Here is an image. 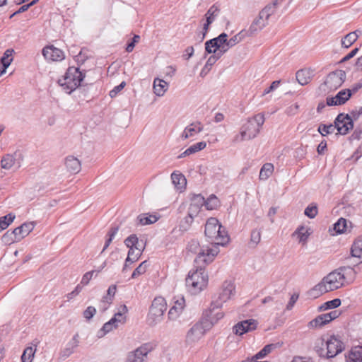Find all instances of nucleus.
Returning a JSON list of instances; mask_svg holds the SVG:
<instances>
[{
    "label": "nucleus",
    "instance_id": "obj_1",
    "mask_svg": "<svg viewBox=\"0 0 362 362\" xmlns=\"http://www.w3.org/2000/svg\"><path fill=\"white\" fill-rule=\"evenodd\" d=\"M356 272L351 267H341L330 272L325 276V281L328 284L329 290L334 291L350 284L355 277Z\"/></svg>",
    "mask_w": 362,
    "mask_h": 362
},
{
    "label": "nucleus",
    "instance_id": "obj_2",
    "mask_svg": "<svg viewBox=\"0 0 362 362\" xmlns=\"http://www.w3.org/2000/svg\"><path fill=\"white\" fill-rule=\"evenodd\" d=\"M205 235L209 242L216 240V244L224 246L229 241L228 232L226 230L216 218H209L205 225Z\"/></svg>",
    "mask_w": 362,
    "mask_h": 362
},
{
    "label": "nucleus",
    "instance_id": "obj_3",
    "mask_svg": "<svg viewBox=\"0 0 362 362\" xmlns=\"http://www.w3.org/2000/svg\"><path fill=\"white\" fill-rule=\"evenodd\" d=\"M205 264L198 265L195 270L189 271L185 279L186 286L195 294L203 290L208 284V275L204 269Z\"/></svg>",
    "mask_w": 362,
    "mask_h": 362
},
{
    "label": "nucleus",
    "instance_id": "obj_4",
    "mask_svg": "<svg viewBox=\"0 0 362 362\" xmlns=\"http://www.w3.org/2000/svg\"><path fill=\"white\" fill-rule=\"evenodd\" d=\"M327 353L324 354V349L322 346L324 345V339H320L317 341L315 346V350L320 357L326 356L327 358H334L344 349V343L337 337L332 335L327 340L326 343Z\"/></svg>",
    "mask_w": 362,
    "mask_h": 362
},
{
    "label": "nucleus",
    "instance_id": "obj_5",
    "mask_svg": "<svg viewBox=\"0 0 362 362\" xmlns=\"http://www.w3.org/2000/svg\"><path fill=\"white\" fill-rule=\"evenodd\" d=\"M167 309L165 300L163 297H156L153 300L147 317V322L151 326H154L160 322L163 314Z\"/></svg>",
    "mask_w": 362,
    "mask_h": 362
},
{
    "label": "nucleus",
    "instance_id": "obj_6",
    "mask_svg": "<svg viewBox=\"0 0 362 362\" xmlns=\"http://www.w3.org/2000/svg\"><path fill=\"white\" fill-rule=\"evenodd\" d=\"M346 72L343 70H336L330 72L323 84L321 85V88L325 91L335 90L339 88L345 81Z\"/></svg>",
    "mask_w": 362,
    "mask_h": 362
},
{
    "label": "nucleus",
    "instance_id": "obj_7",
    "mask_svg": "<svg viewBox=\"0 0 362 362\" xmlns=\"http://www.w3.org/2000/svg\"><path fill=\"white\" fill-rule=\"evenodd\" d=\"M211 328V322L203 323L202 321L196 323L188 331L186 340L188 343H194L200 339L205 332Z\"/></svg>",
    "mask_w": 362,
    "mask_h": 362
},
{
    "label": "nucleus",
    "instance_id": "obj_8",
    "mask_svg": "<svg viewBox=\"0 0 362 362\" xmlns=\"http://www.w3.org/2000/svg\"><path fill=\"white\" fill-rule=\"evenodd\" d=\"M334 126L341 135H346L349 131L354 127V122L351 117L348 114L340 113L335 118Z\"/></svg>",
    "mask_w": 362,
    "mask_h": 362
},
{
    "label": "nucleus",
    "instance_id": "obj_9",
    "mask_svg": "<svg viewBox=\"0 0 362 362\" xmlns=\"http://www.w3.org/2000/svg\"><path fill=\"white\" fill-rule=\"evenodd\" d=\"M234 290L235 287L231 282L225 281L222 285L218 296L212 300L213 305L215 306H222L223 303L230 298V296L233 294Z\"/></svg>",
    "mask_w": 362,
    "mask_h": 362
},
{
    "label": "nucleus",
    "instance_id": "obj_10",
    "mask_svg": "<svg viewBox=\"0 0 362 362\" xmlns=\"http://www.w3.org/2000/svg\"><path fill=\"white\" fill-rule=\"evenodd\" d=\"M150 351L149 345L144 344L134 351L129 352L126 362H146Z\"/></svg>",
    "mask_w": 362,
    "mask_h": 362
},
{
    "label": "nucleus",
    "instance_id": "obj_11",
    "mask_svg": "<svg viewBox=\"0 0 362 362\" xmlns=\"http://www.w3.org/2000/svg\"><path fill=\"white\" fill-rule=\"evenodd\" d=\"M221 306H215L213 305V301L211 303L209 309L206 310L203 313V317L201 321L205 322H211V327L216 324L219 320L222 319L224 316L223 312L217 311Z\"/></svg>",
    "mask_w": 362,
    "mask_h": 362
},
{
    "label": "nucleus",
    "instance_id": "obj_12",
    "mask_svg": "<svg viewBox=\"0 0 362 362\" xmlns=\"http://www.w3.org/2000/svg\"><path fill=\"white\" fill-rule=\"evenodd\" d=\"M216 240L211 242L214 245L211 248H204V252H201L199 257H197L194 259V262L197 264L203 263V264H207L211 262L215 256H216L219 252L218 246L216 244Z\"/></svg>",
    "mask_w": 362,
    "mask_h": 362
},
{
    "label": "nucleus",
    "instance_id": "obj_13",
    "mask_svg": "<svg viewBox=\"0 0 362 362\" xmlns=\"http://www.w3.org/2000/svg\"><path fill=\"white\" fill-rule=\"evenodd\" d=\"M21 153L15 152L13 154H6L1 158V168L15 170L20 168Z\"/></svg>",
    "mask_w": 362,
    "mask_h": 362
},
{
    "label": "nucleus",
    "instance_id": "obj_14",
    "mask_svg": "<svg viewBox=\"0 0 362 362\" xmlns=\"http://www.w3.org/2000/svg\"><path fill=\"white\" fill-rule=\"evenodd\" d=\"M257 321L254 319H249L238 322L233 326V330L235 334L240 336L256 329Z\"/></svg>",
    "mask_w": 362,
    "mask_h": 362
},
{
    "label": "nucleus",
    "instance_id": "obj_15",
    "mask_svg": "<svg viewBox=\"0 0 362 362\" xmlns=\"http://www.w3.org/2000/svg\"><path fill=\"white\" fill-rule=\"evenodd\" d=\"M268 24V21L259 14L255 18L250 25L249 28L246 30V35L247 36L256 35Z\"/></svg>",
    "mask_w": 362,
    "mask_h": 362
},
{
    "label": "nucleus",
    "instance_id": "obj_16",
    "mask_svg": "<svg viewBox=\"0 0 362 362\" xmlns=\"http://www.w3.org/2000/svg\"><path fill=\"white\" fill-rule=\"evenodd\" d=\"M42 54L45 59L52 61H62L65 57L64 52L60 49L54 47L53 45L44 47L42 49Z\"/></svg>",
    "mask_w": 362,
    "mask_h": 362
},
{
    "label": "nucleus",
    "instance_id": "obj_17",
    "mask_svg": "<svg viewBox=\"0 0 362 362\" xmlns=\"http://www.w3.org/2000/svg\"><path fill=\"white\" fill-rule=\"evenodd\" d=\"M79 335L78 333L75 334L72 339L67 343L66 347L60 352V358L63 360L70 356L78 347L79 341Z\"/></svg>",
    "mask_w": 362,
    "mask_h": 362
},
{
    "label": "nucleus",
    "instance_id": "obj_18",
    "mask_svg": "<svg viewBox=\"0 0 362 362\" xmlns=\"http://www.w3.org/2000/svg\"><path fill=\"white\" fill-rule=\"evenodd\" d=\"M64 165L66 170L71 174L79 173L81 168L80 160L73 156H69L65 158Z\"/></svg>",
    "mask_w": 362,
    "mask_h": 362
},
{
    "label": "nucleus",
    "instance_id": "obj_19",
    "mask_svg": "<svg viewBox=\"0 0 362 362\" xmlns=\"http://www.w3.org/2000/svg\"><path fill=\"white\" fill-rule=\"evenodd\" d=\"M203 129L204 127L199 122L192 123L185 128L181 137L182 139H187L189 137L193 136L194 134L202 132Z\"/></svg>",
    "mask_w": 362,
    "mask_h": 362
},
{
    "label": "nucleus",
    "instance_id": "obj_20",
    "mask_svg": "<svg viewBox=\"0 0 362 362\" xmlns=\"http://www.w3.org/2000/svg\"><path fill=\"white\" fill-rule=\"evenodd\" d=\"M185 298L183 297L180 298L175 301V305L170 309L168 312V318L170 320H175L182 313L185 307Z\"/></svg>",
    "mask_w": 362,
    "mask_h": 362
},
{
    "label": "nucleus",
    "instance_id": "obj_21",
    "mask_svg": "<svg viewBox=\"0 0 362 362\" xmlns=\"http://www.w3.org/2000/svg\"><path fill=\"white\" fill-rule=\"evenodd\" d=\"M144 250V247L129 249L127 257L125 259V263L122 269L123 272L127 268V262L134 263L136 262L141 257Z\"/></svg>",
    "mask_w": 362,
    "mask_h": 362
},
{
    "label": "nucleus",
    "instance_id": "obj_22",
    "mask_svg": "<svg viewBox=\"0 0 362 362\" xmlns=\"http://www.w3.org/2000/svg\"><path fill=\"white\" fill-rule=\"evenodd\" d=\"M241 130L245 132L246 136L249 140L256 137L260 131L257 124L249 119L243 124Z\"/></svg>",
    "mask_w": 362,
    "mask_h": 362
},
{
    "label": "nucleus",
    "instance_id": "obj_23",
    "mask_svg": "<svg viewBox=\"0 0 362 362\" xmlns=\"http://www.w3.org/2000/svg\"><path fill=\"white\" fill-rule=\"evenodd\" d=\"M66 75H69L71 80L76 82L77 86L82 85V82L85 77V73L80 71L78 67L71 66L66 71Z\"/></svg>",
    "mask_w": 362,
    "mask_h": 362
},
{
    "label": "nucleus",
    "instance_id": "obj_24",
    "mask_svg": "<svg viewBox=\"0 0 362 362\" xmlns=\"http://www.w3.org/2000/svg\"><path fill=\"white\" fill-rule=\"evenodd\" d=\"M71 79V76L69 75H66V73L64 77L58 81L59 86L63 87L64 90L68 93H71L78 88L76 82H74Z\"/></svg>",
    "mask_w": 362,
    "mask_h": 362
},
{
    "label": "nucleus",
    "instance_id": "obj_25",
    "mask_svg": "<svg viewBox=\"0 0 362 362\" xmlns=\"http://www.w3.org/2000/svg\"><path fill=\"white\" fill-rule=\"evenodd\" d=\"M346 357V362H362V345L353 346Z\"/></svg>",
    "mask_w": 362,
    "mask_h": 362
},
{
    "label": "nucleus",
    "instance_id": "obj_26",
    "mask_svg": "<svg viewBox=\"0 0 362 362\" xmlns=\"http://www.w3.org/2000/svg\"><path fill=\"white\" fill-rule=\"evenodd\" d=\"M14 50L13 49H6L1 57V76L6 72L7 68L10 66L13 60V54Z\"/></svg>",
    "mask_w": 362,
    "mask_h": 362
},
{
    "label": "nucleus",
    "instance_id": "obj_27",
    "mask_svg": "<svg viewBox=\"0 0 362 362\" xmlns=\"http://www.w3.org/2000/svg\"><path fill=\"white\" fill-rule=\"evenodd\" d=\"M168 87V83L164 80L156 78L153 81L154 93L158 96H163Z\"/></svg>",
    "mask_w": 362,
    "mask_h": 362
},
{
    "label": "nucleus",
    "instance_id": "obj_28",
    "mask_svg": "<svg viewBox=\"0 0 362 362\" xmlns=\"http://www.w3.org/2000/svg\"><path fill=\"white\" fill-rule=\"evenodd\" d=\"M351 254L354 257L362 259V235L358 236L352 244Z\"/></svg>",
    "mask_w": 362,
    "mask_h": 362
},
{
    "label": "nucleus",
    "instance_id": "obj_29",
    "mask_svg": "<svg viewBox=\"0 0 362 362\" xmlns=\"http://www.w3.org/2000/svg\"><path fill=\"white\" fill-rule=\"evenodd\" d=\"M357 32L360 33H362L361 30H356L354 32H351L348 33L344 38L341 39V46L345 48H349L351 47L358 39V35H357Z\"/></svg>",
    "mask_w": 362,
    "mask_h": 362
},
{
    "label": "nucleus",
    "instance_id": "obj_30",
    "mask_svg": "<svg viewBox=\"0 0 362 362\" xmlns=\"http://www.w3.org/2000/svg\"><path fill=\"white\" fill-rule=\"evenodd\" d=\"M296 77L298 82L304 86L310 81V72L307 69H300L296 72Z\"/></svg>",
    "mask_w": 362,
    "mask_h": 362
},
{
    "label": "nucleus",
    "instance_id": "obj_31",
    "mask_svg": "<svg viewBox=\"0 0 362 362\" xmlns=\"http://www.w3.org/2000/svg\"><path fill=\"white\" fill-rule=\"evenodd\" d=\"M171 179L173 185L177 189L183 188L187 183L185 176L181 173H173L171 174Z\"/></svg>",
    "mask_w": 362,
    "mask_h": 362
},
{
    "label": "nucleus",
    "instance_id": "obj_32",
    "mask_svg": "<svg viewBox=\"0 0 362 362\" xmlns=\"http://www.w3.org/2000/svg\"><path fill=\"white\" fill-rule=\"evenodd\" d=\"M351 97V93L349 92V89H342L334 96V99L339 105H341L348 101Z\"/></svg>",
    "mask_w": 362,
    "mask_h": 362
},
{
    "label": "nucleus",
    "instance_id": "obj_33",
    "mask_svg": "<svg viewBox=\"0 0 362 362\" xmlns=\"http://www.w3.org/2000/svg\"><path fill=\"white\" fill-rule=\"evenodd\" d=\"M246 36H247L246 35V30H242L239 33L234 35L229 40L227 39L226 46L228 47H232L240 42Z\"/></svg>",
    "mask_w": 362,
    "mask_h": 362
},
{
    "label": "nucleus",
    "instance_id": "obj_34",
    "mask_svg": "<svg viewBox=\"0 0 362 362\" xmlns=\"http://www.w3.org/2000/svg\"><path fill=\"white\" fill-rule=\"evenodd\" d=\"M124 245L129 248H137L142 247L139 242V238L136 234H132L124 241Z\"/></svg>",
    "mask_w": 362,
    "mask_h": 362
},
{
    "label": "nucleus",
    "instance_id": "obj_35",
    "mask_svg": "<svg viewBox=\"0 0 362 362\" xmlns=\"http://www.w3.org/2000/svg\"><path fill=\"white\" fill-rule=\"evenodd\" d=\"M187 250L192 253L197 254L199 257L201 252H204V247H201L199 243L197 240H192L187 245Z\"/></svg>",
    "mask_w": 362,
    "mask_h": 362
},
{
    "label": "nucleus",
    "instance_id": "obj_36",
    "mask_svg": "<svg viewBox=\"0 0 362 362\" xmlns=\"http://www.w3.org/2000/svg\"><path fill=\"white\" fill-rule=\"evenodd\" d=\"M327 322L325 320L324 314L320 315L315 319L309 322L308 327L310 328H320L327 325Z\"/></svg>",
    "mask_w": 362,
    "mask_h": 362
},
{
    "label": "nucleus",
    "instance_id": "obj_37",
    "mask_svg": "<svg viewBox=\"0 0 362 362\" xmlns=\"http://www.w3.org/2000/svg\"><path fill=\"white\" fill-rule=\"evenodd\" d=\"M274 166L272 163H265L260 170L259 179L267 180L272 173Z\"/></svg>",
    "mask_w": 362,
    "mask_h": 362
},
{
    "label": "nucleus",
    "instance_id": "obj_38",
    "mask_svg": "<svg viewBox=\"0 0 362 362\" xmlns=\"http://www.w3.org/2000/svg\"><path fill=\"white\" fill-rule=\"evenodd\" d=\"M347 221L344 218H340L333 226V229L338 234H341L346 231Z\"/></svg>",
    "mask_w": 362,
    "mask_h": 362
},
{
    "label": "nucleus",
    "instance_id": "obj_39",
    "mask_svg": "<svg viewBox=\"0 0 362 362\" xmlns=\"http://www.w3.org/2000/svg\"><path fill=\"white\" fill-rule=\"evenodd\" d=\"M217 60L218 57H214V55L210 56L208 60L206 61L204 66L202 68L200 72V76L202 77L205 76L210 71L211 66L217 62Z\"/></svg>",
    "mask_w": 362,
    "mask_h": 362
},
{
    "label": "nucleus",
    "instance_id": "obj_40",
    "mask_svg": "<svg viewBox=\"0 0 362 362\" xmlns=\"http://www.w3.org/2000/svg\"><path fill=\"white\" fill-rule=\"evenodd\" d=\"M137 220L141 225L145 226L156 222L158 218L154 215L146 216V214H141L137 217Z\"/></svg>",
    "mask_w": 362,
    "mask_h": 362
},
{
    "label": "nucleus",
    "instance_id": "obj_41",
    "mask_svg": "<svg viewBox=\"0 0 362 362\" xmlns=\"http://www.w3.org/2000/svg\"><path fill=\"white\" fill-rule=\"evenodd\" d=\"M36 351V349L33 348L32 346L27 347L22 356L21 361L22 362H32L35 356V353Z\"/></svg>",
    "mask_w": 362,
    "mask_h": 362
},
{
    "label": "nucleus",
    "instance_id": "obj_42",
    "mask_svg": "<svg viewBox=\"0 0 362 362\" xmlns=\"http://www.w3.org/2000/svg\"><path fill=\"white\" fill-rule=\"evenodd\" d=\"M335 129L336 127H334V124H321L319 125L317 131L322 136H325L328 134L334 133Z\"/></svg>",
    "mask_w": 362,
    "mask_h": 362
},
{
    "label": "nucleus",
    "instance_id": "obj_43",
    "mask_svg": "<svg viewBox=\"0 0 362 362\" xmlns=\"http://www.w3.org/2000/svg\"><path fill=\"white\" fill-rule=\"evenodd\" d=\"M214 40L211 39L205 42V52L207 54H216L219 48H221L219 44L216 42H214Z\"/></svg>",
    "mask_w": 362,
    "mask_h": 362
},
{
    "label": "nucleus",
    "instance_id": "obj_44",
    "mask_svg": "<svg viewBox=\"0 0 362 362\" xmlns=\"http://www.w3.org/2000/svg\"><path fill=\"white\" fill-rule=\"evenodd\" d=\"M276 347V344H267L262 349H261L258 353H257L254 356V358H255L256 359H259V358H264L267 354L271 353V351Z\"/></svg>",
    "mask_w": 362,
    "mask_h": 362
},
{
    "label": "nucleus",
    "instance_id": "obj_45",
    "mask_svg": "<svg viewBox=\"0 0 362 362\" xmlns=\"http://www.w3.org/2000/svg\"><path fill=\"white\" fill-rule=\"evenodd\" d=\"M118 230L119 226H114L110 229L107 233L108 238L105 241L102 252H104L109 247L112 240L114 239L115 236L117 235Z\"/></svg>",
    "mask_w": 362,
    "mask_h": 362
},
{
    "label": "nucleus",
    "instance_id": "obj_46",
    "mask_svg": "<svg viewBox=\"0 0 362 362\" xmlns=\"http://www.w3.org/2000/svg\"><path fill=\"white\" fill-rule=\"evenodd\" d=\"M194 221V218L191 216H185L179 224V230L182 232H186L189 228Z\"/></svg>",
    "mask_w": 362,
    "mask_h": 362
},
{
    "label": "nucleus",
    "instance_id": "obj_47",
    "mask_svg": "<svg viewBox=\"0 0 362 362\" xmlns=\"http://www.w3.org/2000/svg\"><path fill=\"white\" fill-rule=\"evenodd\" d=\"M148 267V262L146 260L142 262L133 272L132 278L135 279L137 276L144 274L146 272V269Z\"/></svg>",
    "mask_w": 362,
    "mask_h": 362
},
{
    "label": "nucleus",
    "instance_id": "obj_48",
    "mask_svg": "<svg viewBox=\"0 0 362 362\" xmlns=\"http://www.w3.org/2000/svg\"><path fill=\"white\" fill-rule=\"evenodd\" d=\"M261 240V231L257 229L252 230L250 235V247H255L260 242Z\"/></svg>",
    "mask_w": 362,
    "mask_h": 362
},
{
    "label": "nucleus",
    "instance_id": "obj_49",
    "mask_svg": "<svg viewBox=\"0 0 362 362\" xmlns=\"http://www.w3.org/2000/svg\"><path fill=\"white\" fill-rule=\"evenodd\" d=\"M16 215L13 213H9L4 216H1V230L6 229L14 221Z\"/></svg>",
    "mask_w": 362,
    "mask_h": 362
},
{
    "label": "nucleus",
    "instance_id": "obj_50",
    "mask_svg": "<svg viewBox=\"0 0 362 362\" xmlns=\"http://www.w3.org/2000/svg\"><path fill=\"white\" fill-rule=\"evenodd\" d=\"M218 198L212 194L206 200H205V206L209 210H213L218 206Z\"/></svg>",
    "mask_w": 362,
    "mask_h": 362
},
{
    "label": "nucleus",
    "instance_id": "obj_51",
    "mask_svg": "<svg viewBox=\"0 0 362 362\" xmlns=\"http://www.w3.org/2000/svg\"><path fill=\"white\" fill-rule=\"evenodd\" d=\"M127 312V307L125 305H122L119 308L118 312L116 313L113 317H116L117 320H119L120 324H124L126 322V317L124 315Z\"/></svg>",
    "mask_w": 362,
    "mask_h": 362
},
{
    "label": "nucleus",
    "instance_id": "obj_52",
    "mask_svg": "<svg viewBox=\"0 0 362 362\" xmlns=\"http://www.w3.org/2000/svg\"><path fill=\"white\" fill-rule=\"evenodd\" d=\"M35 225L33 222L24 223L20 226L19 232L21 231V235L25 238L27 236L33 229Z\"/></svg>",
    "mask_w": 362,
    "mask_h": 362
},
{
    "label": "nucleus",
    "instance_id": "obj_53",
    "mask_svg": "<svg viewBox=\"0 0 362 362\" xmlns=\"http://www.w3.org/2000/svg\"><path fill=\"white\" fill-rule=\"evenodd\" d=\"M317 206L315 204L308 205L304 211V214L310 218H314L317 214Z\"/></svg>",
    "mask_w": 362,
    "mask_h": 362
},
{
    "label": "nucleus",
    "instance_id": "obj_54",
    "mask_svg": "<svg viewBox=\"0 0 362 362\" xmlns=\"http://www.w3.org/2000/svg\"><path fill=\"white\" fill-rule=\"evenodd\" d=\"M206 146V144L204 141H200L197 144H194L189 146L188 148H187V151L189 152V155L195 153L204 148H205Z\"/></svg>",
    "mask_w": 362,
    "mask_h": 362
},
{
    "label": "nucleus",
    "instance_id": "obj_55",
    "mask_svg": "<svg viewBox=\"0 0 362 362\" xmlns=\"http://www.w3.org/2000/svg\"><path fill=\"white\" fill-rule=\"evenodd\" d=\"M218 12L219 8L216 6H211L205 14L206 20L208 18L211 19V22L213 23L215 20V18L218 16Z\"/></svg>",
    "mask_w": 362,
    "mask_h": 362
},
{
    "label": "nucleus",
    "instance_id": "obj_56",
    "mask_svg": "<svg viewBox=\"0 0 362 362\" xmlns=\"http://www.w3.org/2000/svg\"><path fill=\"white\" fill-rule=\"evenodd\" d=\"M39 0H32L31 1L23 4L17 11H16L14 13H13L10 16L9 18H11L13 16H14L16 14L23 13L26 11L30 6L35 5L37 2H38Z\"/></svg>",
    "mask_w": 362,
    "mask_h": 362
},
{
    "label": "nucleus",
    "instance_id": "obj_57",
    "mask_svg": "<svg viewBox=\"0 0 362 362\" xmlns=\"http://www.w3.org/2000/svg\"><path fill=\"white\" fill-rule=\"evenodd\" d=\"M295 233L298 235L300 242H305L310 235L308 230L303 226H300L295 231Z\"/></svg>",
    "mask_w": 362,
    "mask_h": 362
},
{
    "label": "nucleus",
    "instance_id": "obj_58",
    "mask_svg": "<svg viewBox=\"0 0 362 362\" xmlns=\"http://www.w3.org/2000/svg\"><path fill=\"white\" fill-rule=\"evenodd\" d=\"M113 329H115L114 326H112V325H110V323L107 322L103 325L102 328L100 330H98L97 333V337L98 338L103 337L106 334L112 331Z\"/></svg>",
    "mask_w": 362,
    "mask_h": 362
},
{
    "label": "nucleus",
    "instance_id": "obj_59",
    "mask_svg": "<svg viewBox=\"0 0 362 362\" xmlns=\"http://www.w3.org/2000/svg\"><path fill=\"white\" fill-rule=\"evenodd\" d=\"M274 6L269 4L266 6L263 9H262L259 11V14L268 21L269 17L274 13Z\"/></svg>",
    "mask_w": 362,
    "mask_h": 362
},
{
    "label": "nucleus",
    "instance_id": "obj_60",
    "mask_svg": "<svg viewBox=\"0 0 362 362\" xmlns=\"http://www.w3.org/2000/svg\"><path fill=\"white\" fill-rule=\"evenodd\" d=\"M315 286L322 295L327 292L332 291L329 290L328 284L325 281V278H323L322 280Z\"/></svg>",
    "mask_w": 362,
    "mask_h": 362
},
{
    "label": "nucleus",
    "instance_id": "obj_61",
    "mask_svg": "<svg viewBox=\"0 0 362 362\" xmlns=\"http://www.w3.org/2000/svg\"><path fill=\"white\" fill-rule=\"evenodd\" d=\"M191 204L202 208V206L205 205V199L201 194H195L192 198Z\"/></svg>",
    "mask_w": 362,
    "mask_h": 362
},
{
    "label": "nucleus",
    "instance_id": "obj_62",
    "mask_svg": "<svg viewBox=\"0 0 362 362\" xmlns=\"http://www.w3.org/2000/svg\"><path fill=\"white\" fill-rule=\"evenodd\" d=\"M249 120L256 124L258 128L260 129L264 122V116L263 114L259 113L255 115L252 118L249 119Z\"/></svg>",
    "mask_w": 362,
    "mask_h": 362
},
{
    "label": "nucleus",
    "instance_id": "obj_63",
    "mask_svg": "<svg viewBox=\"0 0 362 362\" xmlns=\"http://www.w3.org/2000/svg\"><path fill=\"white\" fill-rule=\"evenodd\" d=\"M96 313V309L93 306H88L83 313V317L87 320H90Z\"/></svg>",
    "mask_w": 362,
    "mask_h": 362
},
{
    "label": "nucleus",
    "instance_id": "obj_64",
    "mask_svg": "<svg viewBox=\"0 0 362 362\" xmlns=\"http://www.w3.org/2000/svg\"><path fill=\"white\" fill-rule=\"evenodd\" d=\"M340 312L339 310H333L330 313L324 314L325 320H327V323L330 322L333 320H335L340 315Z\"/></svg>",
    "mask_w": 362,
    "mask_h": 362
}]
</instances>
